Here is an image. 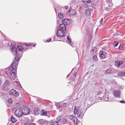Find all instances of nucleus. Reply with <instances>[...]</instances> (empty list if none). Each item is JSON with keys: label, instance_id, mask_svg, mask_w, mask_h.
Returning <instances> with one entry per match:
<instances>
[{"label": "nucleus", "instance_id": "obj_1", "mask_svg": "<svg viewBox=\"0 0 125 125\" xmlns=\"http://www.w3.org/2000/svg\"><path fill=\"white\" fill-rule=\"evenodd\" d=\"M21 56V55L17 54L15 56V60H13V63L11 66L9 67L7 69V74L11 80H14L16 77L15 72H16L18 64V62L20 59Z\"/></svg>", "mask_w": 125, "mask_h": 125}, {"label": "nucleus", "instance_id": "obj_2", "mask_svg": "<svg viewBox=\"0 0 125 125\" xmlns=\"http://www.w3.org/2000/svg\"><path fill=\"white\" fill-rule=\"evenodd\" d=\"M73 113L74 115H77V117L80 118L81 119L83 117L84 114L81 111L79 106L75 107Z\"/></svg>", "mask_w": 125, "mask_h": 125}, {"label": "nucleus", "instance_id": "obj_3", "mask_svg": "<svg viewBox=\"0 0 125 125\" xmlns=\"http://www.w3.org/2000/svg\"><path fill=\"white\" fill-rule=\"evenodd\" d=\"M22 113L23 115H25L29 114L30 113V109L25 106H23L21 107Z\"/></svg>", "mask_w": 125, "mask_h": 125}, {"label": "nucleus", "instance_id": "obj_4", "mask_svg": "<svg viewBox=\"0 0 125 125\" xmlns=\"http://www.w3.org/2000/svg\"><path fill=\"white\" fill-rule=\"evenodd\" d=\"M15 115L18 117H20L23 115L21 108H17L14 112Z\"/></svg>", "mask_w": 125, "mask_h": 125}, {"label": "nucleus", "instance_id": "obj_5", "mask_svg": "<svg viewBox=\"0 0 125 125\" xmlns=\"http://www.w3.org/2000/svg\"><path fill=\"white\" fill-rule=\"evenodd\" d=\"M77 13L76 11L74 9H70L67 12V14L69 16H73L76 15Z\"/></svg>", "mask_w": 125, "mask_h": 125}, {"label": "nucleus", "instance_id": "obj_6", "mask_svg": "<svg viewBox=\"0 0 125 125\" xmlns=\"http://www.w3.org/2000/svg\"><path fill=\"white\" fill-rule=\"evenodd\" d=\"M70 119L73 121L74 123L75 124H77L78 122L79 121L78 120L77 117L73 115H71L69 116Z\"/></svg>", "mask_w": 125, "mask_h": 125}, {"label": "nucleus", "instance_id": "obj_7", "mask_svg": "<svg viewBox=\"0 0 125 125\" xmlns=\"http://www.w3.org/2000/svg\"><path fill=\"white\" fill-rule=\"evenodd\" d=\"M64 31L61 30H59L57 31V35L59 38L62 37L64 36Z\"/></svg>", "mask_w": 125, "mask_h": 125}, {"label": "nucleus", "instance_id": "obj_8", "mask_svg": "<svg viewBox=\"0 0 125 125\" xmlns=\"http://www.w3.org/2000/svg\"><path fill=\"white\" fill-rule=\"evenodd\" d=\"M71 20L67 19H64L62 20L63 24L65 25L69 24H70Z\"/></svg>", "mask_w": 125, "mask_h": 125}, {"label": "nucleus", "instance_id": "obj_9", "mask_svg": "<svg viewBox=\"0 0 125 125\" xmlns=\"http://www.w3.org/2000/svg\"><path fill=\"white\" fill-rule=\"evenodd\" d=\"M106 53L104 52H100L99 53V56L100 58L102 59L105 58V54Z\"/></svg>", "mask_w": 125, "mask_h": 125}, {"label": "nucleus", "instance_id": "obj_10", "mask_svg": "<svg viewBox=\"0 0 125 125\" xmlns=\"http://www.w3.org/2000/svg\"><path fill=\"white\" fill-rule=\"evenodd\" d=\"M11 50L12 51V53L14 55L17 54V48L15 47H13L11 49Z\"/></svg>", "mask_w": 125, "mask_h": 125}, {"label": "nucleus", "instance_id": "obj_11", "mask_svg": "<svg viewBox=\"0 0 125 125\" xmlns=\"http://www.w3.org/2000/svg\"><path fill=\"white\" fill-rule=\"evenodd\" d=\"M65 25L63 24H60V28L61 30L65 31H66V28Z\"/></svg>", "mask_w": 125, "mask_h": 125}, {"label": "nucleus", "instance_id": "obj_12", "mask_svg": "<svg viewBox=\"0 0 125 125\" xmlns=\"http://www.w3.org/2000/svg\"><path fill=\"white\" fill-rule=\"evenodd\" d=\"M120 92L117 91H115L114 92V96L116 97H120Z\"/></svg>", "mask_w": 125, "mask_h": 125}, {"label": "nucleus", "instance_id": "obj_13", "mask_svg": "<svg viewBox=\"0 0 125 125\" xmlns=\"http://www.w3.org/2000/svg\"><path fill=\"white\" fill-rule=\"evenodd\" d=\"M122 63V61H116L115 62V65L116 67H118L120 65H121Z\"/></svg>", "mask_w": 125, "mask_h": 125}, {"label": "nucleus", "instance_id": "obj_14", "mask_svg": "<svg viewBox=\"0 0 125 125\" xmlns=\"http://www.w3.org/2000/svg\"><path fill=\"white\" fill-rule=\"evenodd\" d=\"M106 93L105 92L104 94H102V93L100 92H98L97 93V96H98V98H101L103 97V96L104 95V94H105Z\"/></svg>", "mask_w": 125, "mask_h": 125}, {"label": "nucleus", "instance_id": "obj_15", "mask_svg": "<svg viewBox=\"0 0 125 125\" xmlns=\"http://www.w3.org/2000/svg\"><path fill=\"white\" fill-rule=\"evenodd\" d=\"M17 47L20 51L23 52L24 50L23 47L21 45H19L17 46Z\"/></svg>", "mask_w": 125, "mask_h": 125}, {"label": "nucleus", "instance_id": "obj_16", "mask_svg": "<svg viewBox=\"0 0 125 125\" xmlns=\"http://www.w3.org/2000/svg\"><path fill=\"white\" fill-rule=\"evenodd\" d=\"M67 39L68 41L69 44L71 45H73V43L72 42L71 39L70 38V36L69 35L67 36Z\"/></svg>", "mask_w": 125, "mask_h": 125}, {"label": "nucleus", "instance_id": "obj_17", "mask_svg": "<svg viewBox=\"0 0 125 125\" xmlns=\"http://www.w3.org/2000/svg\"><path fill=\"white\" fill-rule=\"evenodd\" d=\"M100 99L101 100H102L103 101H107L109 99V98L108 97L106 98V96L104 95L103 97L101 98H100Z\"/></svg>", "mask_w": 125, "mask_h": 125}, {"label": "nucleus", "instance_id": "obj_18", "mask_svg": "<svg viewBox=\"0 0 125 125\" xmlns=\"http://www.w3.org/2000/svg\"><path fill=\"white\" fill-rule=\"evenodd\" d=\"M118 75L119 76L124 77L125 76V72H121L118 73Z\"/></svg>", "mask_w": 125, "mask_h": 125}, {"label": "nucleus", "instance_id": "obj_19", "mask_svg": "<svg viewBox=\"0 0 125 125\" xmlns=\"http://www.w3.org/2000/svg\"><path fill=\"white\" fill-rule=\"evenodd\" d=\"M34 113L35 115H37L39 114V110H38V109L37 108H35L34 110Z\"/></svg>", "mask_w": 125, "mask_h": 125}, {"label": "nucleus", "instance_id": "obj_20", "mask_svg": "<svg viewBox=\"0 0 125 125\" xmlns=\"http://www.w3.org/2000/svg\"><path fill=\"white\" fill-rule=\"evenodd\" d=\"M91 11L87 9L86 10L85 14L86 16H90L91 14Z\"/></svg>", "mask_w": 125, "mask_h": 125}, {"label": "nucleus", "instance_id": "obj_21", "mask_svg": "<svg viewBox=\"0 0 125 125\" xmlns=\"http://www.w3.org/2000/svg\"><path fill=\"white\" fill-rule=\"evenodd\" d=\"M11 122L13 123H15L17 121V119L12 115L11 116Z\"/></svg>", "mask_w": 125, "mask_h": 125}, {"label": "nucleus", "instance_id": "obj_22", "mask_svg": "<svg viewBox=\"0 0 125 125\" xmlns=\"http://www.w3.org/2000/svg\"><path fill=\"white\" fill-rule=\"evenodd\" d=\"M47 115V113L46 112L44 111L43 110H42L41 111V115H42L46 116Z\"/></svg>", "mask_w": 125, "mask_h": 125}, {"label": "nucleus", "instance_id": "obj_23", "mask_svg": "<svg viewBox=\"0 0 125 125\" xmlns=\"http://www.w3.org/2000/svg\"><path fill=\"white\" fill-rule=\"evenodd\" d=\"M58 17L60 19H62L63 18V14L60 13H59L58 15Z\"/></svg>", "mask_w": 125, "mask_h": 125}, {"label": "nucleus", "instance_id": "obj_24", "mask_svg": "<svg viewBox=\"0 0 125 125\" xmlns=\"http://www.w3.org/2000/svg\"><path fill=\"white\" fill-rule=\"evenodd\" d=\"M19 95V93L15 90L14 92V93L12 95H13L14 96L17 97Z\"/></svg>", "mask_w": 125, "mask_h": 125}, {"label": "nucleus", "instance_id": "obj_25", "mask_svg": "<svg viewBox=\"0 0 125 125\" xmlns=\"http://www.w3.org/2000/svg\"><path fill=\"white\" fill-rule=\"evenodd\" d=\"M15 90L14 89H12L11 90H10L9 92V93L10 95H13V94L14 93Z\"/></svg>", "mask_w": 125, "mask_h": 125}, {"label": "nucleus", "instance_id": "obj_26", "mask_svg": "<svg viewBox=\"0 0 125 125\" xmlns=\"http://www.w3.org/2000/svg\"><path fill=\"white\" fill-rule=\"evenodd\" d=\"M61 122H62V123L63 124H65L67 123V120L66 119L64 118L62 119V121Z\"/></svg>", "mask_w": 125, "mask_h": 125}, {"label": "nucleus", "instance_id": "obj_27", "mask_svg": "<svg viewBox=\"0 0 125 125\" xmlns=\"http://www.w3.org/2000/svg\"><path fill=\"white\" fill-rule=\"evenodd\" d=\"M57 120L58 122L61 123L62 120V117L60 116L58 117H57Z\"/></svg>", "mask_w": 125, "mask_h": 125}, {"label": "nucleus", "instance_id": "obj_28", "mask_svg": "<svg viewBox=\"0 0 125 125\" xmlns=\"http://www.w3.org/2000/svg\"><path fill=\"white\" fill-rule=\"evenodd\" d=\"M51 125H58V121H54L52 123Z\"/></svg>", "mask_w": 125, "mask_h": 125}, {"label": "nucleus", "instance_id": "obj_29", "mask_svg": "<svg viewBox=\"0 0 125 125\" xmlns=\"http://www.w3.org/2000/svg\"><path fill=\"white\" fill-rule=\"evenodd\" d=\"M112 0H106V2L107 3L110 4V5H111L112 4Z\"/></svg>", "mask_w": 125, "mask_h": 125}, {"label": "nucleus", "instance_id": "obj_30", "mask_svg": "<svg viewBox=\"0 0 125 125\" xmlns=\"http://www.w3.org/2000/svg\"><path fill=\"white\" fill-rule=\"evenodd\" d=\"M83 1L84 3H90L91 2V0H83Z\"/></svg>", "mask_w": 125, "mask_h": 125}, {"label": "nucleus", "instance_id": "obj_31", "mask_svg": "<svg viewBox=\"0 0 125 125\" xmlns=\"http://www.w3.org/2000/svg\"><path fill=\"white\" fill-rule=\"evenodd\" d=\"M4 83L6 85V86H8L9 85L10 82L8 80H5V81Z\"/></svg>", "mask_w": 125, "mask_h": 125}, {"label": "nucleus", "instance_id": "obj_32", "mask_svg": "<svg viewBox=\"0 0 125 125\" xmlns=\"http://www.w3.org/2000/svg\"><path fill=\"white\" fill-rule=\"evenodd\" d=\"M118 42H116V41H115L113 43V46H114L115 47H116L118 44Z\"/></svg>", "mask_w": 125, "mask_h": 125}, {"label": "nucleus", "instance_id": "obj_33", "mask_svg": "<svg viewBox=\"0 0 125 125\" xmlns=\"http://www.w3.org/2000/svg\"><path fill=\"white\" fill-rule=\"evenodd\" d=\"M98 59L96 55H94L93 57V60L94 61H96Z\"/></svg>", "mask_w": 125, "mask_h": 125}, {"label": "nucleus", "instance_id": "obj_34", "mask_svg": "<svg viewBox=\"0 0 125 125\" xmlns=\"http://www.w3.org/2000/svg\"><path fill=\"white\" fill-rule=\"evenodd\" d=\"M56 105L57 106V107L58 108H59L60 107L61 105L59 103H57L56 104Z\"/></svg>", "mask_w": 125, "mask_h": 125}, {"label": "nucleus", "instance_id": "obj_35", "mask_svg": "<svg viewBox=\"0 0 125 125\" xmlns=\"http://www.w3.org/2000/svg\"><path fill=\"white\" fill-rule=\"evenodd\" d=\"M11 46H13V47H15V46H16V44L15 43L13 42L12 43H11Z\"/></svg>", "mask_w": 125, "mask_h": 125}, {"label": "nucleus", "instance_id": "obj_36", "mask_svg": "<svg viewBox=\"0 0 125 125\" xmlns=\"http://www.w3.org/2000/svg\"><path fill=\"white\" fill-rule=\"evenodd\" d=\"M106 73H107L108 74L110 73V71L109 70L107 69L106 71Z\"/></svg>", "mask_w": 125, "mask_h": 125}, {"label": "nucleus", "instance_id": "obj_37", "mask_svg": "<svg viewBox=\"0 0 125 125\" xmlns=\"http://www.w3.org/2000/svg\"><path fill=\"white\" fill-rule=\"evenodd\" d=\"M8 102L10 103L12 102V100L11 99H9L8 101Z\"/></svg>", "mask_w": 125, "mask_h": 125}, {"label": "nucleus", "instance_id": "obj_38", "mask_svg": "<svg viewBox=\"0 0 125 125\" xmlns=\"http://www.w3.org/2000/svg\"><path fill=\"white\" fill-rule=\"evenodd\" d=\"M25 44L27 46H29L31 45V44L30 43H25Z\"/></svg>", "mask_w": 125, "mask_h": 125}, {"label": "nucleus", "instance_id": "obj_39", "mask_svg": "<svg viewBox=\"0 0 125 125\" xmlns=\"http://www.w3.org/2000/svg\"><path fill=\"white\" fill-rule=\"evenodd\" d=\"M103 18H101V20H100V25H101V24H102V23L103 22Z\"/></svg>", "mask_w": 125, "mask_h": 125}, {"label": "nucleus", "instance_id": "obj_40", "mask_svg": "<svg viewBox=\"0 0 125 125\" xmlns=\"http://www.w3.org/2000/svg\"><path fill=\"white\" fill-rule=\"evenodd\" d=\"M16 83H17V84L19 86H21V85L20 84V83L19 82H16Z\"/></svg>", "mask_w": 125, "mask_h": 125}, {"label": "nucleus", "instance_id": "obj_41", "mask_svg": "<svg viewBox=\"0 0 125 125\" xmlns=\"http://www.w3.org/2000/svg\"><path fill=\"white\" fill-rule=\"evenodd\" d=\"M120 102L122 103H125V102L124 101H120Z\"/></svg>", "mask_w": 125, "mask_h": 125}, {"label": "nucleus", "instance_id": "obj_42", "mask_svg": "<svg viewBox=\"0 0 125 125\" xmlns=\"http://www.w3.org/2000/svg\"><path fill=\"white\" fill-rule=\"evenodd\" d=\"M51 38H50L49 40H47L46 41L47 42H50V41H51Z\"/></svg>", "mask_w": 125, "mask_h": 125}, {"label": "nucleus", "instance_id": "obj_43", "mask_svg": "<svg viewBox=\"0 0 125 125\" xmlns=\"http://www.w3.org/2000/svg\"><path fill=\"white\" fill-rule=\"evenodd\" d=\"M29 125H36L34 123H31Z\"/></svg>", "mask_w": 125, "mask_h": 125}, {"label": "nucleus", "instance_id": "obj_44", "mask_svg": "<svg viewBox=\"0 0 125 125\" xmlns=\"http://www.w3.org/2000/svg\"><path fill=\"white\" fill-rule=\"evenodd\" d=\"M65 9L67 10L68 9V7L67 6H65Z\"/></svg>", "mask_w": 125, "mask_h": 125}, {"label": "nucleus", "instance_id": "obj_45", "mask_svg": "<svg viewBox=\"0 0 125 125\" xmlns=\"http://www.w3.org/2000/svg\"><path fill=\"white\" fill-rule=\"evenodd\" d=\"M122 45H121V44L120 45V46H119V48H122Z\"/></svg>", "mask_w": 125, "mask_h": 125}, {"label": "nucleus", "instance_id": "obj_46", "mask_svg": "<svg viewBox=\"0 0 125 125\" xmlns=\"http://www.w3.org/2000/svg\"><path fill=\"white\" fill-rule=\"evenodd\" d=\"M74 76H75V77L76 75H77V74L76 73H74Z\"/></svg>", "mask_w": 125, "mask_h": 125}, {"label": "nucleus", "instance_id": "obj_47", "mask_svg": "<svg viewBox=\"0 0 125 125\" xmlns=\"http://www.w3.org/2000/svg\"><path fill=\"white\" fill-rule=\"evenodd\" d=\"M113 35L116 36L117 35L116 33H115Z\"/></svg>", "mask_w": 125, "mask_h": 125}, {"label": "nucleus", "instance_id": "obj_48", "mask_svg": "<svg viewBox=\"0 0 125 125\" xmlns=\"http://www.w3.org/2000/svg\"><path fill=\"white\" fill-rule=\"evenodd\" d=\"M59 22L60 21H59L58 20H57V23H58V24H59Z\"/></svg>", "mask_w": 125, "mask_h": 125}, {"label": "nucleus", "instance_id": "obj_49", "mask_svg": "<svg viewBox=\"0 0 125 125\" xmlns=\"http://www.w3.org/2000/svg\"><path fill=\"white\" fill-rule=\"evenodd\" d=\"M1 84V81H0V85Z\"/></svg>", "mask_w": 125, "mask_h": 125}, {"label": "nucleus", "instance_id": "obj_50", "mask_svg": "<svg viewBox=\"0 0 125 125\" xmlns=\"http://www.w3.org/2000/svg\"><path fill=\"white\" fill-rule=\"evenodd\" d=\"M70 80H71L72 81H73V79H72L71 78L70 79Z\"/></svg>", "mask_w": 125, "mask_h": 125}, {"label": "nucleus", "instance_id": "obj_51", "mask_svg": "<svg viewBox=\"0 0 125 125\" xmlns=\"http://www.w3.org/2000/svg\"><path fill=\"white\" fill-rule=\"evenodd\" d=\"M92 5H94V3H92Z\"/></svg>", "mask_w": 125, "mask_h": 125}, {"label": "nucleus", "instance_id": "obj_52", "mask_svg": "<svg viewBox=\"0 0 125 125\" xmlns=\"http://www.w3.org/2000/svg\"><path fill=\"white\" fill-rule=\"evenodd\" d=\"M80 9L82 8L81 7H80Z\"/></svg>", "mask_w": 125, "mask_h": 125}, {"label": "nucleus", "instance_id": "obj_53", "mask_svg": "<svg viewBox=\"0 0 125 125\" xmlns=\"http://www.w3.org/2000/svg\"><path fill=\"white\" fill-rule=\"evenodd\" d=\"M35 45H33V46H35Z\"/></svg>", "mask_w": 125, "mask_h": 125}, {"label": "nucleus", "instance_id": "obj_54", "mask_svg": "<svg viewBox=\"0 0 125 125\" xmlns=\"http://www.w3.org/2000/svg\"><path fill=\"white\" fill-rule=\"evenodd\" d=\"M68 76H69V75H68L67 76V77Z\"/></svg>", "mask_w": 125, "mask_h": 125}]
</instances>
